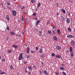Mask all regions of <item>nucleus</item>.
I'll use <instances>...</instances> for the list:
<instances>
[{
    "label": "nucleus",
    "mask_w": 75,
    "mask_h": 75,
    "mask_svg": "<svg viewBox=\"0 0 75 75\" xmlns=\"http://www.w3.org/2000/svg\"><path fill=\"white\" fill-rule=\"evenodd\" d=\"M45 55L44 54H42L40 55V57L41 58H44L45 57Z\"/></svg>",
    "instance_id": "nucleus-22"
},
{
    "label": "nucleus",
    "mask_w": 75,
    "mask_h": 75,
    "mask_svg": "<svg viewBox=\"0 0 75 75\" xmlns=\"http://www.w3.org/2000/svg\"><path fill=\"white\" fill-rule=\"evenodd\" d=\"M51 55L52 56V57H54L55 55V54L53 53Z\"/></svg>",
    "instance_id": "nucleus-37"
},
{
    "label": "nucleus",
    "mask_w": 75,
    "mask_h": 75,
    "mask_svg": "<svg viewBox=\"0 0 75 75\" xmlns=\"http://www.w3.org/2000/svg\"><path fill=\"white\" fill-rule=\"evenodd\" d=\"M5 61H6V60L5 59V58H3L2 59V62H5Z\"/></svg>",
    "instance_id": "nucleus-34"
},
{
    "label": "nucleus",
    "mask_w": 75,
    "mask_h": 75,
    "mask_svg": "<svg viewBox=\"0 0 75 75\" xmlns=\"http://www.w3.org/2000/svg\"><path fill=\"white\" fill-rule=\"evenodd\" d=\"M30 52V48L28 47L27 48L26 52L27 54H28Z\"/></svg>",
    "instance_id": "nucleus-8"
},
{
    "label": "nucleus",
    "mask_w": 75,
    "mask_h": 75,
    "mask_svg": "<svg viewBox=\"0 0 75 75\" xmlns=\"http://www.w3.org/2000/svg\"><path fill=\"white\" fill-rule=\"evenodd\" d=\"M71 44L72 46H74L75 45V42L74 41H72L71 42Z\"/></svg>",
    "instance_id": "nucleus-7"
},
{
    "label": "nucleus",
    "mask_w": 75,
    "mask_h": 75,
    "mask_svg": "<svg viewBox=\"0 0 75 75\" xmlns=\"http://www.w3.org/2000/svg\"><path fill=\"white\" fill-rule=\"evenodd\" d=\"M68 30L69 31H70V32H71V29L70 28H68Z\"/></svg>",
    "instance_id": "nucleus-29"
},
{
    "label": "nucleus",
    "mask_w": 75,
    "mask_h": 75,
    "mask_svg": "<svg viewBox=\"0 0 75 75\" xmlns=\"http://www.w3.org/2000/svg\"><path fill=\"white\" fill-rule=\"evenodd\" d=\"M8 8V9H9V10H11V8L10 7H9V6H7Z\"/></svg>",
    "instance_id": "nucleus-35"
},
{
    "label": "nucleus",
    "mask_w": 75,
    "mask_h": 75,
    "mask_svg": "<svg viewBox=\"0 0 75 75\" xmlns=\"http://www.w3.org/2000/svg\"><path fill=\"white\" fill-rule=\"evenodd\" d=\"M27 57L28 58H30V55H27Z\"/></svg>",
    "instance_id": "nucleus-43"
},
{
    "label": "nucleus",
    "mask_w": 75,
    "mask_h": 75,
    "mask_svg": "<svg viewBox=\"0 0 75 75\" xmlns=\"http://www.w3.org/2000/svg\"><path fill=\"white\" fill-rule=\"evenodd\" d=\"M56 57L57 58H61V56L60 55H56Z\"/></svg>",
    "instance_id": "nucleus-4"
},
{
    "label": "nucleus",
    "mask_w": 75,
    "mask_h": 75,
    "mask_svg": "<svg viewBox=\"0 0 75 75\" xmlns=\"http://www.w3.org/2000/svg\"><path fill=\"white\" fill-rule=\"evenodd\" d=\"M34 52L33 51H31V53H32V54H33V53Z\"/></svg>",
    "instance_id": "nucleus-51"
},
{
    "label": "nucleus",
    "mask_w": 75,
    "mask_h": 75,
    "mask_svg": "<svg viewBox=\"0 0 75 75\" xmlns=\"http://www.w3.org/2000/svg\"><path fill=\"white\" fill-rule=\"evenodd\" d=\"M6 29V30H8V31H9V30H10V28H9V27H7Z\"/></svg>",
    "instance_id": "nucleus-38"
},
{
    "label": "nucleus",
    "mask_w": 75,
    "mask_h": 75,
    "mask_svg": "<svg viewBox=\"0 0 75 75\" xmlns=\"http://www.w3.org/2000/svg\"><path fill=\"white\" fill-rule=\"evenodd\" d=\"M56 75H58V73H56Z\"/></svg>",
    "instance_id": "nucleus-64"
},
{
    "label": "nucleus",
    "mask_w": 75,
    "mask_h": 75,
    "mask_svg": "<svg viewBox=\"0 0 75 75\" xmlns=\"http://www.w3.org/2000/svg\"><path fill=\"white\" fill-rule=\"evenodd\" d=\"M66 22H67V23L69 24V23H70V19H69V18H67L66 20Z\"/></svg>",
    "instance_id": "nucleus-6"
},
{
    "label": "nucleus",
    "mask_w": 75,
    "mask_h": 75,
    "mask_svg": "<svg viewBox=\"0 0 75 75\" xmlns=\"http://www.w3.org/2000/svg\"><path fill=\"white\" fill-rule=\"evenodd\" d=\"M10 34H11V35L13 36V35H15V32L14 31H11L10 32Z\"/></svg>",
    "instance_id": "nucleus-2"
},
{
    "label": "nucleus",
    "mask_w": 75,
    "mask_h": 75,
    "mask_svg": "<svg viewBox=\"0 0 75 75\" xmlns=\"http://www.w3.org/2000/svg\"><path fill=\"white\" fill-rule=\"evenodd\" d=\"M53 39L54 41H57L58 40V39H57V38L55 36H54L53 37Z\"/></svg>",
    "instance_id": "nucleus-12"
},
{
    "label": "nucleus",
    "mask_w": 75,
    "mask_h": 75,
    "mask_svg": "<svg viewBox=\"0 0 75 75\" xmlns=\"http://www.w3.org/2000/svg\"><path fill=\"white\" fill-rule=\"evenodd\" d=\"M69 49L70 52H72V50H73V49H72V47H70Z\"/></svg>",
    "instance_id": "nucleus-15"
},
{
    "label": "nucleus",
    "mask_w": 75,
    "mask_h": 75,
    "mask_svg": "<svg viewBox=\"0 0 75 75\" xmlns=\"http://www.w3.org/2000/svg\"><path fill=\"white\" fill-rule=\"evenodd\" d=\"M21 20L23 21H24V18H21Z\"/></svg>",
    "instance_id": "nucleus-52"
},
{
    "label": "nucleus",
    "mask_w": 75,
    "mask_h": 75,
    "mask_svg": "<svg viewBox=\"0 0 75 75\" xmlns=\"http://www.w3.org/2000/svg\"><path fill=\"white\" fill-rule=\"evenodd\" d=\"M23 53H21L20 54V55H19V57H23Z\"/></svg>",
    "instance_id": "nucleus-41"
},
{
    "label": "nucleus",
    "mask_w": 75,
    "mask_h": 75,
    "mask_svg": "<svg viewBox=\"0 0 75 75\" xmlns=\"http://www.w3.org/2000/svg\"><path fill=\"white\" fill-rule=\"evenodd\" d=\"M25 46H26V47H27V43H25Z\"/></svg>",
    "instance_id": "nucleus-54"
},
{
    "label": "nucleus",
    "mask_w": 75,
    "mask_h": 75,
    "mask_svg": "<svg viewBox=\"0 0 75 75\" xmlns=\"http://www.w3.org/2000/svg\"><path fill=\"white\" fill-rule=\"evenodd\" d=\"M57 16H58V15H59V13H57L56 14Z\"/></svg>",
    "instance_id": "nucleus-62"
},
{
    "label": "nucleus",
    "mask_w": 75,
    "mask_h": 75,
    "mask_svg": "<svg viewBox=\"0 0 75 75\" xmlns=\"http://www.w3.org/2000/svg\"><path fill=\"white\" fill-rule=\"evenodd\" d=\"M33 16H36V13H35L34 14H33Z\"/></svg>",
    "instance_id": "nucleus-47"
},
{
    "label": "nucleus",
    "mask_w": 75,
    "mask_h": 75,
    "mask_svg": "<svg viewBox=\"0 0 75 75\" xmlns=\"http://www.w3.org/2000/svg\"><path fill=\"white\" fill-rule=\"evenodd\" d=\"M16 36H17V37H20V35H16Z\"/></svg>",
    "instance_id": "nucleus-56"
},
{
    "label": "nucleus",
    "mask_w": 75,
    "mask_h": 75,
    "mask_svg": "<svg viewBox=\"0 0 75 75\" xmlns=\"http://www.w3.org/2000/svg\"><path fill=\"white\" fill-rule=\"evenodd\" d=\"M36 11H38V8H36Z\"/></svg>",
    "instance_id": "nucleus-59"
},
{
    "label": "nucleus",
    "mask_w": 75,
    "mask_h": 75,
    "mask_svg": "<svg viewBox=\"0 0 75 75\" xmlns=\"http://www.w3.org/2000/svg\"><path fill=\"white\" fill-rule=\"evenodd\" d=\"M23 57L21 56H19V57L18 58V59L19 60H21V59H23Z\"/></svg>",
    "instance_id": "nucleus-20"
},
{
    "label": "nucleus",
    "mask_w": 75,
    "mask_h": 75,
    "mask_svg": "<svg viewBox=\"0 0 75 75\" xmlns=\"http://www.w3.org/2000/svg\"><path fill=\"white\" fill-rule=\"evenodd\" d=\"M69 1L70 2V3H72V0Z\"/></svg>",
    "instance_id": "nucleus-57"
},
{
    "label": "nucleus",
    "mask_w": 75,
    "mask_h": 75,
    "mask_svg": "<svg viewBox=\"0 0 75 75\" xmlns=\"http://www.w3.org/2000/svg\"><path fill=\"white\" fill-rule=\"evenodd\" d=\"M61 47L59 46H56V49L57 50H61Z\"/></svg>",
    "instance_id": "nucleus-10"
},
{
    "label": "nucleus",
    "mask_w": 75,
    "mask_h": 75,
    "mask_svg": "<svg viewBox=\"0 0 75 75\" xmlns=\"http://www.w3.org/2000/svg\"><path fill=\"white\" fill-rule=\"evenodd\" d=\"M28 68H29V70H32V68H31V67L29 66L28 67Z\"/></svg>",
    "instance_id": "nucleus-33"
},
{
    "label": "nucleus",
    "mask_w": 75,
    "mask_h": 75,
    "mask_svg": "<svg viewBox=\"0 0 75 75\" xmlns=\"http://www.w3.org/2000/svg\"><path fill=\"white\" fill-rule=\"evenodd\" d=\"M57 32L58 34H61V31H60V30H59V29H57Z\"/></svg>",
    "instance_id": "nucleus-14"
},
{
    "label": "nucleus",
    "mask_w": 75,
    "mask_h": 75,
    "mask_svg": "<svg viewBox=\"0 0 75 75\" xmlns=\"http://www.w3.org/2000/svg\"><path fill=\"white\" fill-rule=\"evenodd\" d=\"M68 15H69V16H70V15H71V13H68Z\"/></svg>",
    "instance_id": "nucleus-60"
},
{
    "label": "nucleus",
    "mask_w": 75,
    "mask_h": 75,
    "mask_svg": "<svg viewBox=\"0 0 75 75\" xmlns=\"http://www.w3.org/2000/svg\"><path fill=\"white\" fill-rule=\"evenodd\" d=\"M60 69H61V70H64V68L63 67H61L60 68Z\"/></svg>",
    "instance_id": "nucleus-28"
},
{
    "label": "nucleus",
    "mask_w": 75,
    "mask_h": 75,
    "mask_svg": "<svg viewBox=\"0 0 75 75\" xmlns=\"http://www.w3.org/2000/svg\"><path fill=\"white\" fill-rule=\"evenodd\" d=\"M38 34L40 36H41V35H42V31L41 30H40L38 32Z\"/></svg>",
    "instance_id": "nucleus-11"
},
{
    "label": "nucleus",
    "mask_w": 75,
    "mask_h": 75,
    "mask_svg": "<svg viewBox=\"0 0 75 75\" xmlns=\"http://www.w3.org/2000/svg\"><path fill=\"white\" fill-rule=\"evenodd\" d=\"M62 75H66V73H65L64 71L62 72Z\"/></svg>",
    "instance_id": "nucleus-26"
},
{
    "label": "nucleus",
    "mask_w": 75,
    "mask_h": 75,
    "mask_svg": "<svg viewBox=\"0 0 75 75\" xmlns=\"http://www.w3.org/2000/svg\"><path fill=\"white\" fill-rule=\"evenodd\" d=\"M6 73L5 72V71H3L2 72H1V75H3V74H6Z\"/></svg>",
    "instance_id": "nucleus-23"
},
{
    "label": "nucleus",
    "mask_w": 75,
    "mask_h": 75,
    "mask_svg": "<svg viewBox=\"0 0 75 75\" xmlns=\"http://www.w3.org/2000/svg\"><path fill=\"white\" fill-rule=\"evenodd\" d=\"M41 64H42V67H43V66H44V64L42 62L41 63Z\"/></svg>",
    "instance_id": "nucleus-46"
},
{
    "label": "nucleus",
    "mask_w": 75,
    "mask_h": 75,
    "mask_svg": "<svg viewBox=\"0 0 75 75\" xmlns=\"http://www.w3.org/2000/svg\"><path fill=\"white\" fill-rule=\"evenodd\" d=\"M42 51H43V50H42V47H41L39 51V52L40 53H42Z\"/></svg>",
    "instance_id": "nucleus-9"
},
{
    "label": "nucleus",
    "mask_w": 75,
    "mask_h": 75,
    "mask_svg": "<svg viewBox=\"0 0 75 75\" xmlns=\"http://www.w3.org/2000/svg\"><path fill=\"white\" fill-rule=\"evenodd\" d=\"M31 2L32 3H35V1L34 0H32Z\"/></svg>",
    "instance_id": "nucleus-31"
},
{
    "label": "nucleus",
    "mask_w": 75,
    "mask_h": 75,
    "mask_svg": "<svg viewBox=\"0 0 75 75\" xmlns=\"http://www.w3.org/2000/svg\"><path fill=\"white\" fill-rule=\"evenodd\" d=\"M34 31H36V32H37V30H36V29H34Z\"/></svg>",
    "instance_id": "nucleus-55"
},
{
    "label": "nucleus",
    "mask_w": 75,
    "mask_h": 75,
    "mask_svg": "<svg viewBox=\"0 0 75 75\" xmlns=\"http://www.w3.org/2000/svg\"><path fill=\"white\" fill-rule=\"evenodd\" d=\"M6 3L8 6H10V2H9V1H7V2H6Z\"/></svg>",
    "instance_id": "nucleus-24"
},
{
    "label": "nucleus",
    "mask_w": 75,
    "mask_h": 75,
    "mask_svg": "<svg viewBox=\"0 0 75 75\" xmlns=\"http://www.w3.org/2000/svg\"><path fill=\"white\" fill-rule=\"evenodd\" d=\"M40 20L39 21H37L36 22V25L37 26V25H38V23H40Z\"/></svg>",
    "instance_id": "nucleus-16"
},
{
    "label": "nucleus",
    "mask_w": 75,
    "mask_h": 75,
    "mask_svg": "<svg viewBox=\"0 0 75 75\" xmlns=\"http://www.w3.org/2000/svg\"><path fill=\"white\" fill-rule=\"evenodd\" d=\"M52 33L53 34H56V32H55L54 30L52 31Z\"/></svg>",
    "instance_id": "nucleus-27"
},
{
    "label": "nucleus",
    "mask_w": 75,
    "mask_h": 75,
    "mask_svg": "<svg viewBox=\"0 0 75 75\" xmlns=\"http://www.w3.org/2000/svg\"><path fill=\"white\" fill-rule=\"evenodd\" d=\"M17 47H18V46H17V45H15L14 47L15 48V49H16V48H17Z\"/></svg>",
    "instance_id": "nucleus-44"
},
{
    "label": "nucleus",
    "mask_w": 75,
    "mask_h": 75,
    "mask_svg": "<svg viewBox=\"0 0 75 75\" xmlns=\"http://www.w3.org/2000/svg\"><path fill=\"white\" fill-rule=\"evenodd\" d=\"M38 50V47H36V50Z\"/></svg>",
    "instance_id": "nucleus-48"
},
{
    "label": "nucleus",
    "mask_w": 75,
    "mask_h": 75,
    "mask_svg": "<svg viewBox=\"0 0 75 75\" xmlns=\"http://www.w3.org/2000/svg\"><path fill=\"white\" fill-rule=\"evenodd\" d=\"M32 19L34 20H37V18L36 17L33 18Z\"/></svg>",
    "instance_id": "nucleus-25"
},
{
    "label": "nucleus",
    "mask_w": 75,
    "mask_h": 75,
    "mask_svg": "<svg viewBox=\"0 0 75 75\" xmlns=\"http://www.w3.org/2000/svg\"><path fill=\"white\" fill-rule=\"evenodd\" d=\"M15 46H16V45H13L12 46V47H13V48H15Z\"/></svg>",
    "instance_id": "nucleus-50"
},
{
    "label": "nucleus",
    "mask_w": 75,
    "mask_h": 75,
    "mask_svg": "<svg viewBox=\"0 0 75 75\" xmlns=\"http://www.w3.org/2000/svg\"><path fill=\"white\" fill-rule=\"evenodd\" d=\"M24 9H25V7H24V6H23V7L22 8H21V9L22 10H24Z\"/></svg>",
    "instance_id": "nucleus-39"
},
{
    "label": "nucleus",
    "mask_w": 75,
    "mask_h": 75,
    "mask_svg": "<svg viewBox=\"0 0 75 75\" xmlns=\"http://www.w3.org/2000/svg\"><path fill=\"white\" fill-rule=\"evenodd\" d=\"M12 13L13 14V16H16V14H17V12L15 10H13L12 11Z\"/></svg>",
    "instance_id": "nucleus-1"
},
{
    "label": "nucleus",
    "mask_w": 75,
    "mask_h": 75,
    "mask_svg": "<svg viewBox=\"0 0 75 75\" xmlns=\"http://www.w3.org/2000/svg\"><path fill=\"white\" fill-rule=\"evenodd\" d=\"M23 63L24 64H25V65H26V64H27V62H24Z\"/></svg>",
    "instance_id": "nucleus-45"
},
{
    "label": "nucleus",
    "mask_w": 75,
    "mask_h": 75,
    "mask_svg": "<svg viewBox=\"0 0 75 75\" xmlns=\"http://www.w3.org/2000/svg\"><path fill=\"white\" fill-rule=\"evenodd\" d=\"M62 11L64 14H65V13H66V12L65 11V10L64 9L62 8Z\"/></svg>",
    "instance_id": "nucleus-18"
},
{
    "label": "nucleus",
    "mask_w": 75,
    "mask_h": 75,
    "mask_svg": "<svg viewBox=\"0 0 75 75\" xmlns=\"http://www.w3.org/2000/svg\"><path fill=\"white\" fill-rule=\"evenodd\" d=\"M28 74H29V75H30V74H31V72H29Z\"/></svg>",
    "instance_id": "nucleus-58"
},
{
    "label": "nucleus",
    "mask_w": 75,
    "mask_h": 75,
    "mask_svg": "<svg viewBox=\"0 0 75 75\" xmlns=\"http://www.w3.org/2000/svg\"><path fill=\"white\" fill-rule=\"evenodd\" d=\"M1 72H2V71L0 70V74H1Z\"/></svg>",
    "instance_id": "nucleus-61"
},
{
    "label": "nucleus",
    "mask_w": 75,
    "mask_h": 75,
    "mask_svg": "<svg viewBox=\"0 0 75 75\" xmlns=\"http://www.w3.org/2000/svg\"><path fill=\"white\" fill-rule=\"evenodd\" d=\"M10 68L11 69V70H12V69H13V66H12V65H11L10 66Z\"/></svg>",
    "instance_id": "nucleus-30"
},
{
    "label": "nucleus",
    "mask_w": 75,
    "mask_h": 75,
    "mask_svg": "<svg viewBox=\"0 0 75 75\" xmlns=\"http://www.w3.org/2000/svg\"><path fill=\"white\" fill-rule=\"evenodd\" d=\"M67 38H74V35H67Z\"/></svg>",
    "instance_id": "nucleus-3"
},
{
    "label": "nucleus",
    "mask_w": 75,
    "mask_h": 75,
    "mask_svg": "<svg viewBox=\"0 0 75 75\" xmlns=\"http://www.w3.org/2000/svg\"><path fill=\"white\" fill-rule=\"evenodd\" d=\"M7 51L8 53H11V50H8Z\"/></svg>",
    "instance_id": "nucleus-32"
},
{
    "label": "nucleus",
    "mask_w": 75,
    "mask_h": 75,
    "mask_svg": "<svg viewBox=\"0 0 75 75\" xmlns=\"http://www.w3.org/2000/svg\"><path fill=\"white\" fill-rule=\"evenodd\" d=\"M56 6L57 7H59V4H58V3L56 4Z\"/></svg>",
    "instance_id": "nucleus-36"
},
{
    "label": "nucleus",
    "mask_w": 75,
    "mask_h": 75,
    "mask_svg": "<svg viewBox=\"0 0 75 75\" xmlns=\"http://www.w3.org/2000/svg\"><path fill=\"white\" fill-rule=\"evenodd\" d=\"M60 17L63 21H65V18L62 16H60Z\"/></svg>",
    "instance_id": "nucleus-13"
},
{
    "label": "nucleus",
    "mask_w": 75,
    "mask_h": 75,
    "mask_svg": "<svg viewBox=\"0 0 75 75\" xmlns=\"http://www.w3.org/2000/svg\"><path fill=\"white\" fill-rule=\"evenodd\" d=\"M66 52H67V53L68 54L69 53V51H68V50H67L66 51Z\"/></svg>",
    "instance_id": "nucleus-49"
},
{
    "label": "nucleus",
    "mask_w": 75,
    "mask_h": 75,
    "mask_svg": "<svg viewBox=\"0 0 75 75\" xmlns=\"http://www.w3.org/2000/svg\"><path fill=\"white\" fill-rule=\"evenodd\" d=\"M47 22L50 23V20H48L47 21Z\"/></svg>",
    "instance_id": "nucleus-53"
},
{
    "label": "nucleus",
    "mask_w": 75,
    "mask_h": 75,
    "mask_svg": "<svg viewBox=\"0 0 75 75\" xmlns=\"http://www.w3.org/2000/svg\"><path fill=\"white\" fill-rule=\"evenodd\" d=\"M43 73L45 75H48V72H47V71L46 70H44L43 71Z\"/></svg>",
    "instance_id": "nucleus-5"
},
{
    "label": "nucleus",
    "mask_w": 75,
    "mask_h": 75,
    "mask_svg": "<svg viewBox=\"0 0 75 75\" xmlns=\"http://www.w3.org/2000/svg\"><path fill=\"white\" fill-rule=\"evenodd\" d=\"M21 18H24V17H23V15L22 16Z\"/></svg>",
    "instance_id": "nucleus-63"
},
{
    "label": "nucleus",
    "mask_w": 75,
    "mask_h": 75,
    "mask_svg": "<svg viewBox=\"0 0 75 75\" xmlns=\"http://www.w3.org/2000/svg\"><path fill=\"white\" fill-rule=\"evenodd\" d=\"M48 33H49V34H51V31L50 30H48Z\"/></svg>",
    "instance_id": "nucleus-42"
},
{
    "label": "nucleus",
    "mask_w": 75,
    "mask_h": 75,
    "mask_svg": "<svg viewBox=\"0 0 75 75\" xmlns=\"http://www.w3.org/2000/svg\"><path fill=\"white\" fill-rule=\"evenodd\" d=\"M40 6H41V4L40 3H38V6H37V8L40 7Z\"/></svg>",
    "instance_id": "nucleus-21"
},
{
    "label": "nucleus",
    "mask_w": 75,
    "mask_h": 75,
    "mask_svg": "<svg viewBox=\"0 0 75 75\" xmlns=\"http://www.w3.org/2000/svg\"><path fill=\"white\" fill-rule=\"evenodd\" d=\"M71 57H74V52H71Z\"/></svg>",
    "instance_id": "nucleus-19"
},
{
    "label": "nucleus",
    "mask_w": 75,
    "mask_h": 75,
    "mask_svg": "<svg viewBox=\"0 0 75 75\" xmlns=\"http://www.w3.org/2000/svg\"><path fill=\"white\" fill-rule=\"evenodd\" d=\"M6 17V19L7 20V21H9V20H10V19H9L8 16V15H7Z\"/></svg>",
    "instance_id": "nucleus-17"
},
{
    "label": "nucleus",
    "mask_w": 75,
    "mask_h": 75,
    "mask_svg": "<svg viewBox=\"0 0 75 75\" xmlns=\"http://www.w3.org/2000/svg\"><path fill=\"white\" fill-rule=\"evenodd\" d=\"M55 27H56V25H54L53 26V29H54V28H55Z\"/></svg>",
    "instance_id": "nucleus-40"
}]
</instances>
